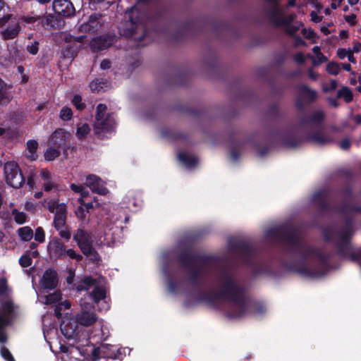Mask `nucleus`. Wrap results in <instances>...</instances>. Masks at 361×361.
<instances>
[{
	"instance_id": "obj_55",
	"label": "nucleus",
	"mask_w": 361,
	"mask_h": 361,
	"mask_svg": "<svg viewBox=\"0 0 361 361\" xmlns=\"http://www.w3.org/2000/svg\"><path fill=\"white\" fill-rule=\"evenodd\" d=\"M35 240L39 243H43L45 240L44 231L42 227H37L35 230Z\"/></svg>"
},
{
	"instance_id": "obj_6",
	"label": "nucleus",
	"mask_w": 361,
	"mask_h": 361,
	"mask_svg": "<svg viewBox=\"0 0 361 361\" xmlns=\"http://www.w3.org/2000/svg\"><path fill=\"white\" fill-rule=\"evenodd\" d=\"M232 251L238 254L243 264L252 267L254 275H260L265 272V269L254 263L255 250L247 243L243 240H237L230 244Z\"/></svg>"
},
{
	"instance_id": "obj_13",
	"label": "nucleus",
	"mask_w": 361,
	"mask_h": 361,
	"mask_svg": "<svg viewBox=\"0 0 361 361\" xmlns=\"http://www.w3.org/2000/svg\"><path fill=\"white\" fill-rule=\"evenodd\" d=\"M71 134L65 129L61 128H56L49 136V145L63 151L64 154H67V150L69 149L68 140Z\"/></svg>"
},
{
	"instance_id": "obj_57",
	"label": "nucleus",
	"mask_w": 361,
	"mask_h": 361,
	"mask_svg": "<svg viewBox=\"0 0 361 361\" xmlns=\"http://www.w3.org/2000/svg\"><path fill=\"white\" fill-rule=\"evenodd\" d=\"M59 231V235L61 238L65 239L67 242L71 238V233L68 227H66L65 229L61 228Z\"/></svg>"
},
{
	"instance_id": "obj_52",
	"label": "nucleus",
	"mask_w": 361,
	"mask_h": 361,
	"mask_svg": "<svg viewBox=\"0 0 361 361\" xmlns=\"http://www.w3.org/2000/svg\"><path fill=\"white\" fill-rule=\"evenodd\" d=\"M107 107L104 104H99L97 106V113L95 115V119L101 118L102 117H106V111Z\"/></svg>"
},
{
	"instance_id": "obj_7",
	"label": "nucleus",
	"mask_w": 361,
	"mask_h": 361,
	"mask_svg": "<svg viewBox=\"0 0 361 361\" xmlns=\"http://www.w3.org/2000/svg\"><path fill=\"white\" fill-rule=\"evenodd\" d=\"M73 240L77 243L82 254L87 257H90L92 262H98L101 260L99 253L93 247V239L91 232L82 228H79L73 234Z\"/></svg>"
},
{
	"instance_id": "obj_15",
	"label": "nucleus",
	"mask_w": 361,
	"mask_h": 361,
	"mask_svg": "<svg viewBox=\"0 0 361 361\" xmlns=\"http://www.w3.org/2000/svg\"><path fill=\"white\" fill-rule=\"evenodd\" d=\"M329 192L326 189L316 191L312 197V201L314 203L318 212L324 214L331 210L329 203Z\"/></svg>"
},
{
	"instance_id": "obj_43",
	"label": "nucleus",
	"mask_w": 361,
	"mask_h": 361,
	"mask_svg": "<svg viewBox=\"0 0 361 361\" xmlns=\"http://www.w3.org/2000/svg\"><path fill=\"white\" fill-rule=\"evenodd\" d=\"M61 151L59 149L50 146L44 152V159L48 161H53L59 157Z\"/></svg>"
},
{
	"instance_id": "obj_56",
	"label": "nucleus",
	"mask_w": 361,
	"mask_h": 361,
	"mask_svg": "<svg viewBox=\"0 0 361 361\" xmlns=\"http://www.w3.org/2000/svg\"><path fill=\"white\" fill-rule=\"evenodd\" d=\"M43 16V14L42 15H35L32 16H24L21 17V20L27 23H33L37 20H39Z\"/></svg>"
},
{
	"instance_id": "obj_32",
	"label": "nucleus",
	"mask_w": 361,
	"mask_h": 361,
	"mask_svg": "<svg viewBox=\"0 0 361 361\" xmlns=\"http://www.w3.org/2000/svg\"><path fill=\"white\" fill-rule=\"evenodd\" d=\"M162 135L164 137L172 140H185L188 138L187 134L171 129L164 130L162 131Z\"/></svg>"
},
{
	"instance_id": "obj_2",
	"label": "nucleus",
	"mask_w": 361,
	"mask_h": 361,
	"mask_svg": "<svg viewBox=\"0 0 361 361\" xmlns=\"http://www.w3.org/2000/svg\"><path fill=\"white\" fill-rule=\"evenodd\" d=\"M221 283L220 288L213 293L200 292L197 300L205 302L214 309L219 310V300H224L233 304V307L226 312L229 319H240L248 314H263L266 307L260 302L250 301L245 295V288L235 279L233 273L224 267L219 270L217 276Z\"/></svg>"
},
{
	"instance_id": "obj_9",
	"label": "nucleus",
	"mask_w": 361,
	"mask_h": 361,
	"mask_svg": "<svg viewBox=\"0 0 361 361\" xmlns=\"http://www.w3.org/2000/svg\"><path fill=\"white\" fill-rule=\"evenodd\" d=\"M354 233L353 220L351 217H348L345 219L344 226L336 232V235L339 238L335 242L337 255H345L348 253V251L350 250V240Z\"/></svg>"
},
{
	"instance_id": "obj_46",
	"label": "nucleus",
	"mask_w": 361,
	"mask_h": 361,
	"mask_svg": "<svg viewBox=\"0 0 361 361\" xmlns=\"http://www.w3.org/2000/svg\"><path fill=\"white\" fill-rule=\"evenodd\" d=\"M326 70L330 75H336L339 73L341 70L340 64L334 61L329 62L326 65Z\"/></svg>"
},
{
	"instance_id": "obj_12",
	"label": "nucleus",
	"mask_w": 361,
	"mask_h": 361,
	"mask_svg": "<svg viewBox=\"0 0 361 361\" xmlns=\"http://www.w3.org/2000/svg\"><path fill=\"white\" fill-rule=\"evenodd\" d=\"M296 89L298 94L295 102V106L297 110L303 112L306 104H310L317 100L318 94L316 90L311 89L306 84L298 85Z\"/></svg>"
},
{
	"instance_id": "obj_24",
	"label": "nucleus",
	"mask_w": 361,
	"mask_h": 361,
	"mask_svg": "<svg viewBox=\"0 0 361 361\" xmlns=\"http://www.w3.org/2000/svg\"><path fill=\"white\" fill-rule=\"evenodd\" d=\"M325 118V114L322 111H316L310 116H302L300 118L299 124L300 126H305L310 123L320 124Z\"/></svg>"
},
{
	"instance_id": "obj_33",
	"label": "nucleus",
	"mask_w": 361,
	"mask_h": 361,
	"mask_svg": "<svg viewBox=\"0 0 361 361\" xmlns=\"http://www.w3.org/2000/svg\"><path fill=\"white\" fill-rule=\"evenodd\" d=\"M178 159L189 169L195 167L198 164V159L197 157L190 156L185 152L179 153Z\"/></svg>"
},
{
	"instance_id": "obj_22",
	"label": "nucleus",
	"mask_w": 361,
	"mask_h": 361,
	"mask_svg": "<svg viewBox=\"0 0 361 361\" xmlns=\"http://www.w3.org/2000/svg\"><path fill=\"white\" fill-rule=\"evenodd\" d=\"M305 140L320 146L334 142V139L323 132H314L307 134Z\"/></svg>"
},
{
	"instance_id": "obj_38",
	"label": "nucleus",
	"mask_w": 361,
	"mask_h": 361,
	"mask_svg": "<svg viewBox=\"0 0 361 361\" xmlns=\"http://www.w3.org/2000/svg\"><path fill=\"white\" fill-rule=\"evenodd\" d=\"M338 98H343L346 103H350L353 99V94L347 86L342 87L337 92Z\"/></svg>"
},
{
	"instance_id": "obj_42",
	"label": "nucleus",
	"mask_w": 361,
	"mask_h": 361,
	"mask_svg": "<svg viewBox=\"0 0 361 361\" xmlns=\"http://www.w3.org/2000/svg\"><path fill=\"white\" fill-rule=\"evenodd\" d=\"M18 234L23 241H30L33 237V231L29 226L18 228Z\"/></svg>"
},
{
	"instance_id": "obj_61",
	"label": "nucleus",
	"mask_w": 361,
	"mask_h": 361,
	"mask_svg": "<svg viewBox=\"0 0 361 361\" xmlns=\"http://www.w3.org/2000/svg\"><path fill=\"white\" fill-rule=\"evenodd\" d=\"M2 308L5 313L11 314L13 311V304L11 301H6L2 304Z\"/></svg>"
},
{
	"instance_id": "obj_28",
	"label": "nucleus",
	"mask_w": 361,
	"mask_h": 361,
	"mask_svg": "<svg viewBox=\"0 0 361 361\" xmlns=\"http://www.w3.org/2000/svg\"><path fill=\"white\" fill-rule=\"evenodd\" d=\"M67 209L61 205L59 211L54 214L53 226L56 231H59L66 226L67 220Z\"/></svg>"
},
{
	"instance_id": "obj_16",
	"label": "nucleus",
	"mask_w": 361,
	"mask_h": 361,
	"mask_svg": "<svg viewBox=\"0 0 361 361\" xmlns=\"http://www.w3.org/2000/svg\"><path fill=\"white\" fill-rule=\"evenodd\" d=\"M66 245L61 238L53 237L47 245V251L51 259H64Z\"/></svg>"
},
{
	"instance_id": "obj_59",
	"label": "nucleus",
	"mask_w": 361,
	"mask_h": 361,
	"mask_svg": "<svg viewBox=\"0 0 361 361\" xmlns=\"http://www.w3.org/2000/svg\"><path fill=\"white\" fill-rule=\"evenodd\" d=\"M86 210L83 207V204H81L75 211V214L77 217L81 220H85L86 219Z\"/></svg>"
},
{
	"instance_id": "obj_25",
	"label": "nucleus",
	"mask_w": 361,
	"mask_h": 361,
	"mask_svg": "<svg viewBox=\"0 0 361 361\" xmlns=\"http://www.w3.org/2000/svg\"><path fill=\"white\" fill-rule=\"evenodd\" d=\"M338 211L344 215L353 214H361V201L357 202H348L345 199L340 204Z\"/></svg>"
},
{
	"instance_id": "obj_62",
	"label": "nucleus",
	"mask_w": 361,
	"mask_h": 361,
	"mask_svg": "<svg viewBox=\"0 0 361 361\" xmlns=\"http://www.w3.org/2000/svg\"><path fill=\"white\" fill-rule=\"evenodd\" d=\"M268 113L270 116L274 117H277L279 113V108L278 104H271L268 109Z\"/></svg>"
},
{
	"instance_id": "obj_18",
	"label": "nucleus",
	"mask_w": 361,
	"mask_h": 361,
	"mask_svg": "<svg viewBox=\"0 0 361 361\" xmlns=\"http://www.w3.org/2000/svg\"><path fill=\"white\" fill-rule=\"evenodd\" d=\"M52 8L55 13L64 17H70L75 13V8L69 0H54Z\"/></svg>"
},
{
	"instance_id": "obj_26",
	"label": "nucleus",
	"mask_w": 361,
	"mask_h": 361,
	"mask_svg": "<svg viewBox=\"0 0 361 361\" xmlns=\"http://www.w3.org/2000/svg\"><path fill=\"white\" fill-rule=\"evenodd\" d=\"M189 271V276L188 281L190 284L192 286L195 290H200L201 282L200 276L202 273V269L200 267H195L194 266L191 268L186 269Z\"/></svg>"
},
{
	"instance_id": "obj_29",
	"label": "nucleus",
	"mask_w": 361,
	"mask_h": 361,
	"mask_svg": "<svg viewBox=\"0 0 361 361\" xmlns=\"http://www.w3.org/2000/svg\"><path fill=\"white\" fill-rule=\"evenodd\" d=\"M211 27L213 32L217 35H228L231 30L230 24L224 21L214 20L212 22Z\"/></svg>"
},
{
	"instance_id": "obj_5",
	"label": "nucleus",
	"mask_w": 361,
	"mask_h": 361,
	"mask_svg": "<svg viewBox=\"0 0 361 361\" xmlns=\"http://www.w3.org/2000/svg\"><path fill=\"white\" fill-rule=\"evenodd\" d=\"M281 0H266L271 5V8L268 11V18L269 22L276 27H285V32L290 37H294L296 32L300 30V26L293 25L292 23L297 18V15L294 13L286 14L285 10L279 7Z\"/></svg>"
},
{
	"instance_id": "obj_3",
	"label": "nucleus",
	"mask_w": 361,
	"mask_h": 361,
	"mask_svg": "<svg viewBox=\"0 0 361 361\" xmlns=\"http://www.w3.org/2000/svg\"><path fill=\"white\" fill-rule=\"evenodd\" d=\"M128 20L120 27L119 33L126 38H132L141 42L147 35V28L151 27L155 32L166 33L167 12L164 8H159L154 13L147 16L135 6L130 8Z\"/></svg>"
},
{
	"instance_id": "obj_11",
	"label": "nucleus",
	"mask_w": 361,
	"mask_h": 361,
	"mask_svg": "<svg viewBox=\"0 0 361 361\" xmlns=\"http://www.w3.org/2000/svg\"><path fill=\"white\" fill-rule=\"evenodd\" d=\"M6 181L13 188H20L25 183V177L17 163L8 161L4 167Z\"/></svg>"
},
{
	"instance_id": "obj_47",
	"label": "nucleus",
	"mask_w": 361,
	"mask_h": 361,
	"mask_svg": "<svg viewBox=\"0 0 361 361\" xmlns=\"http://www.w3.org/2000/svg\"><path fill=\"white\" fill-rule=\"evenodd\" d=\"M12 214L14 216V220L18 224H23L26 221V214L23 212H19L18 209H14L12 210Z\"/></svg>"
},
{
	"instance_id": "obj_4",
	"label": "nucleus",
	"mask_w": 361,
	"mask_h": 361,
	"mask_svg": "<svg viewBox=\"0 0 361 361\" xmlns=\"http://www.w3.org/2000/svg\"><path fill=\"white\" fill-rule=\"evenodd\" d=\"M89 339L85 340V344L81 345H72L77 352H78L87 361H94L101 357L109 358L112 360H122L125 356L121 348L116 346L102 343L99 347H94L90 345Z\"/></svg>"
},
{
	"instance_id": "obj_54",
	"label": "nucleus",
	"mask_w": 361,
	"mask_h": 361,
	"mask_svg": "<svg viewBox=\"0 0 361 361\" xmlns=\"http://www.w3.org/2000/svg\"><path fill=\"white\" fill-rule=\"evenodd\" d=\"M1 357L6 361H14V357L9 351V350L5 347L2 346L0 350Z\"/></svg>"
},
{
	"instance_id": "obj_31",
	"label": "nucleus",
	"mask_w": 361,
	"mask_h": 361,
	"mask_svg": "<svg viewBox=\"0 0 361 361\" xmlns=\"http://www.w3.org/2000/svg\"><path fill=\"white\" fill-rule=\"evenodd\" d=\"M21 31V27L18 23L8 27L1 32L4 40H10L16 38Z\"/></svg>"
},
{
	"instance_id": "obj_30",
	"label": "nucleus",
	"mask_w": 361,
	"mask_h": 361,
	"mask_svg": "<svg viewBox=\"0 0 361 361\" xmlns=\"http://www.w3.org/2000/svg\"><path fill=\"white\" fill-rule=\"evenodd\" d=\"M302 139L292 133H287L281 138V143L286 147L295 148L302 143Z\"/></svg>"
},
{
	"instance_id": "obj_53",
	"label": "nucleus",
	"mask_w": 361,
	"mask_h": 361,
	"mask_svg": "<svg viewBox=\"0 0 361 361\" xmlns=\"http://www.w3.org/2000/svg\"><path fill=\"white\" fill-rule=\"evenodd\" d=\"M181 111L184 113H186L189 115L195 116V117H200L203 114L204 111L202 109H195L192 108H184L182 109Z\"/></svg>"
},
{
	"instance_id": "obj_20",
	"label": "nucleus",
	"mask_w": 361,
	"mask_h": 361,
	"mask_svg": "<svg viewBox=\"0 0 361 361\" xmlns=\"http://www.w3.org/2000/svg\"><path fill=\"white\" fill-rule=\"evenodd\" d=\"M115 122L109 114L106 117L97 118L94 124V130L96 135H100L102 133L111 132L114 128Z\"/></svg>"
},
{
	"instance_id": "obj_51",
	"label": "nucleus",
	"mask_w": 361,
	"mask_h": 361,
	"mask_svg": "<svg viewBox=\"0 0 361 361\" xmlns=\"http://www.w3.org/2000/svg\"><path fill=\"white\" fill-rule=\"evenodd\" d=\"M32 263V259L28 255H23L19 259V264L23 268L30 267Z\"/></svg>"
},
{
	"instance_id": "obj_14",
	"label": "nucleus",
	"mask_w": 361,
	"mask_h": 361,
	"mask_svg": "<svg viewBox=\"0 0 361 361\" xmlns=\"http://www.w3.org/2000/svg\"><path fill=\"white\" fill-rule=\"evenodd\" d=\"M116 39V36L109 33L94 37L90 43V49L94 53L106 50L114 44Z\"/></svg>"
},
{
	"instance_id": "obj_35",
	"label": "nucleus",
	"mask_w": 361,
	"mask_h": 361,
	"mask_svg": "<svg viewBox=\"0 0 361 361\" xmlns=\"http://www.w3.org/2000/svg\"><path fill=\"white\" fill-rule=\"evenodd\" d=\"M12 97L8 92L6 84L0 79V104L7 105L11 100Z\"/></svg>"
},
{
	"instance_id": "obj_10",
	"label": "nucleus",
	"mask_w": 361,
	"mask_h": 361,
	"mask_svg": "<svg viewBox=\"0 0 361 361\" xmlns=\"http://www.w3.org/2000/svg\"><path fill=\"white\" fill-rule=\"evenodd\" d=\"M177 262L185 269L191 268L196 263L206 264L211 260L207 255H200L194 252L192 246H188L181 249L176 255Z\"/></svg>"
},
{
	"instance_id": "obj_45",
	"label": "nucleus",
	"mask_w": 361,
	"mask_h": 361,
	"mask_svg": "<svg viewBox=\"0 0 361 361\" xmlns=\"http://www.w3.org/2000/svg\"><path fill=\"white\" fill-rule=\"evenodd\" d=\"M64 258L68 257L71 259H75L76 262H81L83 259L82 256L77 253L73 249L69 248L65 250Z\"/></svg>"
},
{
	"instance_id": "obj_39",
	"label": "nucleus",
	"mask_w": 361,
	"mask_h": 361,
	"mask_svg": "<svg viewBox=\"0 0 361 361\" xmlns=\"http://www.w3.org/2000/svg\"><path fill=\"white\" fill-rule=\"evenodd\" d=\"M338 256L341 258H348L353 262H358L361 260V247L356 252H354L353 247L350 243V250L348 251V253L345 255Z\"/></svg>"
},
{
	"instance_id": "obj_36",
	"label": "nucleus",
	"mask_w": 361,
	"mask_h": 361,
	"mask_svg": "<svg viewBox=\"0 0 361 361\" xmlns=\"http://www.w3.org/2000/svg\"><path fill=\"white\" fill-rule=\"evenodd\" d=\"M38 147V142L35 140H29L27 142V157L32 161L36 160L37 155L36 154Z\"/></svg>"
},
{
	"instance_id": "obj_27",
	"label": "nucleus",
	"mask_w": 361,
	"mask_h": 361,
	"mask_svg": "<svg viewBox=\"0 0 361 361\" xmlns=\"http://www.w3.org/2000/svg\"><path fill=\"white\" fill-rule=\"evenodd\" d=\"M97 319L96 314L93 312L83 311L76 315V322L85 326L92 325Z\"/></svg>"
},
{
	"instance_id": "obj_41",
	"label": "nucleus",
	"mask_w": 361,
	"mask_h": 361,
	"mask_svg": "<svg viewBox=\"0 0 361 361\" xmlns=\"http://www.w3.org/2000/svg\"><path fill=\"white\" fill-rule=\"evenodd\" d=\"M44 202L47 203V209L51 213L56 214L59 211V208L61 207V205L64 206V208L67 209V205L66 203H59V200L51 199V200H44Z\"/></svg>"
},
{
	"instance_id": "obj_34",
	"label": "nucleus",
	"mask_w": 361,
	"mask_h": 361,
	"mask_svg": "<svg viewBox=\"0 0 361 361\" xmlns=\"http://www.w3.org/2000/svg\"><path fill=\"white\" fill-rule=\"evenodd\" d=\"M80 49V46L75 44H68L63 48L61 54L64 59H74Z\"/></svg>"
},
{
	"instance_id": "obj_1",
	"label": "nucleus",
	"mask_w": 361,
	"mask_h": 361,
	"mask_svg": "<svg viewBox=\"0 0 361 361\" xmlns=\"http://www.w3.org/2000/svg\"><path fill=\"white\" fill-rule=\"evenodd\" d=\"M267 235L286 245V252L300 257V263L284 262L288 271L309 278L326 274L332 252H323L319 248L303 242L298 230L290 224H282L269 229Z\"/></svg>"
},
{
	"instance_id": "obj_8",
	"label": "nucleus",
	"mask_w": 361,
	"mask_h": 361,
	"mask_svg": "<svg viewBox=\"0 0 361 361\" xmlns=\"http://www.w3.org/2000/svg\"><path fill=\"white\" fill-rule=\"evenodd\" d=\"M204 27H200L197 22L188 20L184 23H178L176 30L173 32L170 37L176 42H183L188 37H195L200 35Z\"/></svg>"
},
{
	"instance_id": "obj_48",
	"label": "nucleus",
	"mask_w": 361,
	"mask_h": 361,
	"mask_svg": "<svg viewBox=\"0 0 361 361\" xmlns=\"http://www.w3.org/2000/svg\"><path fill=\"white\" fill-rule=\"evenodd\" d=\"M59 117L64 121H70L73 117L71 109L68 106H63L60 111Z\"/></svg>"
},
{
	"instance_id": "obj_44",
	"label": "nucleus",
	"mask_w": 361,
	"mask_h": 361,
	"mask_svg": "<svg viewBox=\"0 0 361 361\" xmlns=\"http://www.w3.org/2000/svg\"><path fill=\"white\" fill-rule=\"evenodd\" d=\"M90 128L87 123H83L82 126H78L76 130V135L78 139H84L90 133Z\"/></svg>"
},
{
	"instance_id": "obj_58",
	"label": "nucleus",
	"mask_w": 361,
	"mask_h": 361,
	"mask_svg": "<svg viewBox=\"0 0 361 361\" xmlns=\"http://www.w3.org/2000/svg\"><path fill=\"white\" fill-rule=\"evenodd\" d=\"M26 49L32 55L37 54L39 51V42L37 41H35L30 45H27Z\"/></svg>"
},
{
	"instance_id": "obj_37",
	"label": "nucleus",
	"mask_w": 361,
	"mask_h": 361,
	"mask_svg": "<svg viewBox=\"0 0 361 361\" xmlns=\"http://www.w3.org/2000/svg\"><path fill=\"white\" fill-rule=\"evenodd\" d=\"M9 324L8 318L3 314H0V343H4L7 341V336L5 332V327Z\"/></svg>"
},
{
	"instance_id": "obj_21",
	"label": "nucleus",
	"mask_w": 361,
	"mask_h": 361,
	"mask_svg": "<svg viewBox=\"0 0 361 361\" xmlns=\"http://www.w3.org/2000/svg\"><path fill=\"white\" fill-rule=\"evenodd\" d=\"M86 184L94 193L105 195L109 192L108 189L102 183V179L96 175H88L86 178Z\"/></svg>"
},
{
	"instance_id": "obj_64",
	"label": "nucleus",
	"mask_w": 361,
	"mask_h": 361,
	"mask_svg": "<svg viewBox=\"0 0 361 361\" xmlns=\"http://www.w3.org/2000/svg\"><path fill=\"white\" fill-rule=\"evenodd\" d=\"M70 188L74 192L80 193L81 196H84V187L82 185L72 183Z\"/></svg>"
},
{
	"instance_id": "obj_49",
	"label": "nucleus",
	"mask_w": 361,
	"mask_h": 361,
	"mask_svg": "<svg viewBox=\"0 0 361 361\" xmlns=\"http://www.w3.org/2000/svg\"><path fill=\"white\" fill-rule=\"evenodd\" d=\"M73 105L79 111H82L85 109L86 105L82 102V97L79 94L74 95L72 99Z\"/></svg>"
},
{
	"instance_id": "obj_17",
	"label": "nucleus",
	"mask_w": 361,
	"mask_h": 361,
	"mask_svg": "<svg viewBox=\"0 0 361 361\" xmlns=\"http://www.w3.org/2000/svg\"><path fill=\"white\" fill-rule=\"evenodd\" d=\"M102 15L100 13H94L89 16L88 20L82 23L78 27V30L84 33H94L97 32L102 27L99 22Z\"/></svg>"
},
{
	"instance_id": "obj_40",
	"label": "nucleus",
	"mask_w": 361,
	"mask_h": 361,
	"mask_svg": "<svg viewBox=\"0 0 361 361\" xmlns=\"http://www.w3.org/2000/svg\"><path fill=\"white\" fill-rule=\"evenodd\" d=\"M90 295L92 300L97 303L106 298V291L103 288L96 286Z\"/></svg>"
},
{
	"instance_id": "obj_19",
	"label": "nucleus",
	"mask_w": 361,
	"mask_h": 361,
	"mask_svg": "<svg viewBox=\"0 0 361 361\" xmlns=\"http://www.w3.org/2000/svg\"><path fill=\"white\" fill-rule=\"evenodd\" d=\"M40 283L44 289H55L59 283V276L57 271L51 268L46 269L41 279Z\"/></svg>"
},
{
	"instance_id": "obj_23",
	"label": "nucleus",
	"mask_w": 361,
	"mask_h": 361,
	"mask_svg": "<svg viewBox=\"0 0 361 361\" xmlns=\"http://www.w3.org/2000/svg\"><path fill=\"white\" fill-rule=\"evenodd\" d=\"M77 326L78 325L75 322L69 320L66 322L63 321L60 325L61 332L68 340H76L78 336Z\"/></svg>"
},
{
	"instance_id": "obj_60",
	"label": "nucleus",
	"mask_w": 361,
	"mask_h": 361,
	"mask_svg": "<svg viewBox=\"0 0 361 361\" xmlns=\"http://www.w3.org/2000/svg\"><path fill=\"white\" fill-rule=\"evenodd\" d=\"M301 32L303 35V36L307 39H312L314 38L317 35L314 31L312 29L303 28L301 30Z\"/></svg>"
},
{
	"instance_id": "obj_63",
	"label": "nucleus",
	"mask_w": 361,
	"mask_h": 361,
	"mask_svg": "<svg viewBox=\"0 0 361 361\" xmlns=\"http://www.w3.org/2000/svg\"><path fill=\"white\" fill-rule=\"evenodd\" d=\"M240 157V152L236 147H232L230 150V159L233 161H237Z\"/></svg>"
},
{
	"instance_id": "obj_50",
	"label": "nucleus",
	"mask_w": 361,
	"mask_h": 361,
	"mask_svg": "<svg viewBox=\"0 0 361 361\" xmlns=\"http://www.w3.org/2000/svg\"><path fill=\"white\" fill-rule=\"evenodd\" d=\"M340 193L345 198H351L353 196V188L351 185H346L340 190Z\"/></svg>"
}]
</instances>
